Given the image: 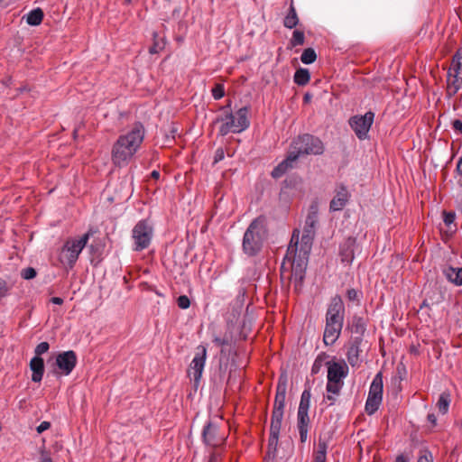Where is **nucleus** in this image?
<instances>
[{"label": "nucleus", "mask_w": 462, "mask_h": 462, "mask_svg": "<svg viewBox=\"0 0 462 462\" xmlns=\"http://www.w3.org/2000/svg\"><path fill=\"white\" fill-rule=\"evenodd\" d=\"M326 366L328 368L326 384L327 395L324 397V401L328 403V406H332L336 403L343 388V380L348 374V367L343 361H327Z\"/></svg>", "instance_id": "f03ea898"}, {"label": "nucleus", "mask_w": 462, "mask_h": 462, "mask_svg": "<svg viewBox=\"0 0 462 462\" xmlns=\"http://www.w3.org/2000/svg\"><path fill=\"white\" fill-rule=\"evenodd\" d=\"M456 218V214L454 212H444V223L447 226H450Z\"/></svg>", "instance_id": "de8ad7c7"}, {"label": "nucleus", "mask_w": 462, "mask_h": 462, "mask_svg": "<svg viewBox=\"0 0 462 462\" xmlns=\"http://www.w3.org/2000/svg\"><path fill=\"white\" fill-rule=\"evenodd\" d=\"M328 443L325 440L319 439L318 449L314 452L313 462H326L327 460Z\"/></svg>", "instance_id": "7c9ffc66"}, {"label": "nucleus", "mask_w": 462, "mask_h": 462, "mask_svg": "<svg viewBox=\"0 0 462 462\" xmlns=\"http://www.w3.org/2000/svg\"><path fill=\"white\" fill-rule=\"evenodd\" d=\"M286 391H287L286 378H280L278 384H277L276 395H275V399H274L273 412H278L281 414L284 413Z\"/></svg>", "instance_id": "f3484780"}, {"label": "nucleus", "mask_w": 462, "mask_h": 462, "mask_svg": "<svg viewBox=\"0 0 462 462\" xmlns=\"http://www.w3.org/2000/svg\"><path fill=\"white\" fill-rule=\"evenodd\" d=\"M310 404V393L308 390H304L300 396V401L297 413L309 414V409Z\"/></svg>", "instance_id": "2f4dec72"}, {"label": "nucleus", "mask_w": 462, "mask_h": 462, "mask_svg": "<svg viewBox=\"0 0 462 462\" xmlns=\"http://www.w3.org/2000/svg\"><path fill=\"white\" fill-rule=\"evenodd\" d=\"M202 438L205 444L212 447H217L224 441V438L222 436H218L217 426L211 421H208L204 426Z\"/></svg>", "instance_id": "4468645a"}, {"label": "nucleus", "mask_w": 462, "mask_h": 462, "mask_svg": "<svg viewBox=\"0 0 462 462\" xmlns=\"http://www.w3.org/2000/svg\"><path fill=\"white\" fill-rule=\"evenodd\" d=\"M41 462H52V459L51 458L50 456L42 454L41 457Z\"/></svg>", "instance_id": "13d9d810"}, {"label": "nucleus", "mask_w": 462, "mask_h": 462, "mask_svg": "<svg viewBox=\"0 0 462 462\" xmlns=\"http://www.w3.org/2000/svg\"><path fill=\"white\" fill-rule=\"evenodd\" d=\"M143 126L135 124L131 131L118 137L112 148L111 157L115 165L125 166L139 149L143 141Z\"/></svg>", "instance_id": "f257e3e1"}, {"label": "nucleus", "mask_w": 462, "mask_h": 462, "mask_svg": "<svg viewBox=\"0 0 462 462\" xmlns=\"http://www.w3.org/2000/svg\"><path fill=\"white\" fill-rule=\"evenodd\" d=\"M213 342L219 346H227L229 341L226 337H220L217 334H214L212 337Z\"/></svg>", "instance_id": "c03bdc74"}, {"label": "nucleus", "mask_w": 462, "mask_h": 462, "mask_svg": "<svg viewBox=\"0 0 462 462\" xmlns=\"http://www.w3.org/2000/svg\"><path fill=\"white\" fill-rule=\"evenodd\" d=\"M452 127L456 132L462 134V120L456 119L452 122Z\"/></svg>", "instance_id": "8fccbe9b"}, {"label": "nucleus", "mask_w": 462, "mask_h": 462, "mask_svg": "<svg viewBox=\"0 0 462 462\" xmlns=\"http://www.w3.org/2000/svg\"><path fill=\"white\" fill-rule=\"evenodd\" d=\"M353 327L356 333H363L365 329L364 319L362 318L355 319Z\"/></svg>", "instance_id": "ea45409f"}, {"label": "nucleus", "mask_w": 462, "mask_h": 462, "mask_svg": "<svg viewBox=\"0 0 462 462\" xmlns=\"http://www.w3.org/2000/svg\"><path fill=\"white\" fill-rule=\"evenodd\" d=\"M310 79V74L308 69L300 68L294 73L293 80L299 86L307 85Z\"/></svg>", "instance_id": "cd10ccee"}, {"label": "nucleus", "mask_w": 462, "mask_h": 462, "mask_svg": "<svg viewBox=\"0 0 462 462\" xmlns=\"http://www.w3.org/2000/svg\"><path fill=\"white\" fill-rule=\"evenodd\" d=\"M51 302L56 305H61L63 303V299L60 297H52L51 299Z\"/></svg>", "instance_id": "6e6d98bb"}, {"label": "nucleus", "mask_w": 462, "mask_h": 462, "mask_svg": "<svg viewBox=\"0 0 462 462\" xmlns=\"http://www.w3.org/2000/svg\"><path fill=\"white\" fill-rule=\"evenodd\" d=\"M56 365L61 371V374L69 375L77 365V356L72 350L60 353L56 356Z\"/></svg>", "instance_id": "ddd939ff"}, {"label": "nucleus", "mask_w": 462, "mask_h": 462, "mask_svg": "<svg viewBox=\"0 0 462 462\" xmlns=\"http://www.w3.org/2000/svg\"><path fill=\"white\" fill-rule=\"evenodd\" d=\"M282 420H283V414H281L278 412L272 413L269 447L273 448L274 449L276 448V447L278 445Z\"/></svg>", "instance_id": "dca6fc26"}, {"label": "nucleus", "mask_w": 462, "mask_h": 462, "mask_svg": "<svg viewBox=\"0 0 462 462\" xmlns=\"http://www.w3.org/2000/svg\"><path fill=\"white\" fill-rule=\"evenodd\" d=\"M451 394L448 391H443L436 402V408L438 409L439 413L441 415H445L448 412L449 406L451 403Z\"/></svg>", "instance_id": "b1692460"}, {"label": "nucleus", "mask_w": 462, "mask_h": 462, "mask_svg": "<svg viewBox=\"0 0 462 462\" xmlns=\"http://www.w3.org/2000/svg\"><path fill=\"white\" fill-rule=\"evenodd\" d=\"M125 4L129 5L131 4L132 0H125Z\"/></svg>", "instance_id": "0e129e2a"}, {"label": "nucleus", "mask_w": 462, "mask_h": 462, "mask_svg": "<svg viewBox=\"0 0 462 462\" xmlns=\"http://www.w3.org/2000/svg\"><path fill=\"white\" fill-rule=\"evenodd\" d=\"M457 171L458 174L462 175V156L458 159L457 162Z\"/></svg>", "instance_id": "4d7b16f0"}, {"label": "nucleus", "mask_w": 462, "mask_h": 462, "mask_svg": "<svg viewBox=\"0 0 462 462\" xmlns=\"http://www.w3.org/2000/svg\"><path fill=\"white\" fill-rule=\"evenodd\" d=\"M297 430L299 431L300 442L305 443L308 439L310 430L309 414L297 413Z\"/></svg>", "instance_id": "aec40b11"}, {"label": "nucleus", "mask_w": 462, "mask_h": 462, "mask_svg": "<svg viewBox=\"0 0 462 462\" xmlns=\"http://www.w3.org/2000/svg\"><path fill=\"white\" fill-rule=\"evenodd\" d=\"M159 176H160L159 171H153L152 172V178H154V179H158V178H159Z\"/></svg>", "instance_id": "680f3d73"}, {"label": "nucleus", "mask_w": 462, "mask_h": 462, "mask_svg": "<svg viewBox=\"0 0 462 462\" xmlns=\"http://www.w3.org/2000/svg\"><path fill=\"white\" fill-rule=\"evenodd\" d=\"M394 462H409V457L404 454H400L396 457Z\"/></svg>", "instance_id": "864d4df0"}, {"label": "nucleus", "mask_w": 462, "mask_h": 462, "mask_svg": "<svg viewBox=\"0 0 462 462\" xmlns=\"http://www.w3.org/2000/svg\"><path fill=\"white\" fill-rule=\"evenodd\" d=\"M361 293L355 290V289H349L346 291L347 299L351 301L359 300Z\"/></svg>", "instance_id": "a18cd8bd"}, {"label": "nucleus", "mask_w": 462, "mask_h": 462, "mask_svg": "<svg viewBox=\"0 0 462 462\" xmlns=\"http://www.w3.org/2000/svg\"><path fill=\"white\" fill-rule=\"evenodd\" d=\"M356 240L349 236L340 245V256L343 263H351L355 258Z\"/></svg>", "instance_id": "6ab92c4d"}, {"label": "nucleus", "mask_w": 462, "mask_h": 462, "mask_svg": "<svg viewBox=\"0 0 462 462\" xmlns=\"http://www.w3.org/2000/svg\"><path fill=\"white\" fill-rule=\"evenodd\" d=\"M156 52H157L156 45H153L152 47L150 48V53H156Z\"/></svg>", "instance_id": "e2e57ef3"}, {"label": "nucleus", "mask_w": 462, "mask_h": 462, "mask_svg": "<svg viewBox=\"0 0 462 462\" xmlns=\"http://www.w3.org/2000/svg\"><path fill=\"white\" fill-rule=\"evenodd\" d=\"M345 306L339 296L332 298L326 314V324L343 327Z\"/></svg>", "instance_id": "f8f14e48"}, {"label": "nucleus", "mask_w": 462, "mask_h": 462, "mask_svg": "<svg viewBox=\"0 0 462 462\" xmlns=\"http://www.w3.org/2000/svg\"><path fill=\"white\" fill-rule=\"evenodd\" d=\"M328 358V356L326 353H320L319 355H318V356L316 357V359L314 360V363L312 365L311 374H319V371L321 370L322 366L324 365H326V362H327Z\"/></svg>", "instance_id": "473e14b6"}, {"label": "nucleus", "mask_w": 462, "mask_h": 462, "mask_svg": "<svg viewBox=\"0 0 462 462\" xmlns=\"http://www.w3.org/2000/svg\"><path fill=\"white\" fill-rule=\"evenodd\" d=\"M51 427V423L49 421H42L41 424L37 427V432L42 433L43 431L47 430Z\"/></svg>", "instance_id": "3c124183"}, {"label": "nucleus", "mask_w": 462, "mask_h": 462, "mask_svg": "<svg viewBox=\"0 0 462 462\" xmlns=\"http://www.w3.org/2000/svg\"><path fill=\"white\" fill-rule=\"evenodd\" d=\"M305 42L304 32L299 30H295L292 33V37L290 41V45L291 48L296 46L303 45Z\"/></svg>", "instance_id": "e433bc0d"}, {"label": "nucleus", "mask_w": 462, "mask_h": 462, "mask_svg": "<svg viewBox=\"0 0 462 462\" xmlns=\"http://www.w3.org/2000/svg\"><path fill=\"white\" fill-rule=\"evenodd\" d=\"M37 273L34 268L27 267L22 270L21 276L24 280H31L36 276Z\"/></svg>", "instance_id": "a19ab883"}, {"label": "nucleus", "mask_w": 462, "mask_h": 462, "mask_svg": "<svg viewBox=\"0 0 462 462\" xmlns=\"http://www.w3.org/2000/svg\"><path fill=\"white\" fill-rule=\"evenodd\" d=\"M382 401L367 396L365 410L368 415H373L379 409Z\"/></svg>", "instance_id": "72a5a7b5"}, {"label": "nucleus", "mask_w": 462, "mask_h": 462, "mask_svg": "<svg viewBox=\"0 0 462 462\" xmlns=\"http://www.w3.org/2000/svg\"><path fill=\"white\" fill-rule=\"evenodd\" d=\"M462 88V79H458L457 74L454 75V79L451 82H448L447 92L448 96H454Z\"/></svg>", "instance_id": "f704fd0d"}, {"label": "nucleus", "mask_w": 462, "mask_h": 462, "mask_svg": "<svg viewBox=\"0 0 462 462\" xmlns=\"http://www.w3.org/2000/svg\"><path fill=\"white\" fill-rule=\"evenodd\" d=\"M50 348V345L48 342H42L38 344L34 349L35 356H40L41 355L46 353Z\"/></svg>", "instance_id": "79ce46f5"}, {"label": "nucleus", "mask_w": 462, "mask_h": 462, "mask_svg": "<svg viewBox=\"0 0 462 462\" xmlns=\"http://www.w3.org/2000/svg\"><path fill=\"white\" fill-rule=\"evenodd\" d=\"M5 294V282L0 281V295L3 296Z\"/></svg>", "instance_id": "bf43d9fd"}, {"label": "nucleus", "mask_w": 462, "mask_h": 462, "mask_svg": "<svg viewBox=\"0 0 462 462\" xmlns=\"http://www.w3.org/2000/svg\"><path fill=\"white\" fill-rule=\"evenodd\" d=\"M309 256L298 254L297 253L291 254V258L284 256L282 268H284L286 263L291 264V281L294 282L296 290L300 289L302 282L305 277Z\"/></svg>", "instance_id": "0eeeda50"}, {"label": "nucleus", "mask_w": 462, "mask_h": 462, "mask_svg": "<svg viewBox=\"0 0 462 462\" xmlns=\"http://www.w3.org/2000/svg\"><path fill=\"white\" fill-rule=\"evenodd\" d=\"M446 276L448 280L455 285H462V267H449L446 271Z\"/></svg>", "instance_id": "bb28decb"}, {"label": "nucleus", "mask_w": 462, "mask_h": 462, "mask_svg": "<svg viewBox=\"0 0 462 462\" xmlns=\"http://www.w3.org/2000/svg\"><path fill=\"white\" fill-rule=\"evenodd\" d=\"M208 462H221L220 456L217 453L211 454Z\"/></svg>", "instance_id": "5fc2aeb1"}, {"label": "nucleus", "mask_w": 462, "mask_h": 462, "mask_svg": "<svg viewBox=\"0 0 462 462\" xmlns=\"http://www.w3.org/2000/svg\"><path fill=\"white\" fill-rule=\"evenodd\" d=\"M300 230L295 229L292 233L291 243L286 252V257L291 258V254H298L301 255H310L312 242L315 235L302 231L301 236Z\"/></svg>", "instance_id": "6e6552de"}, {"label": "nucleus", "mask_w": 462, "mask_h": 462, "mask_svg": "<svg viewBox=\"0 0 462 462\" xmlns=\"http://www.w3.org/2000/svg\"><path fill=\"white\" fill-rule=\"evenodd\" d=\"M343 327L326 324L323 341L326 346H332L337 340L340 336Z\"/></svg>", "instance_id": "4be33fe9"}, {"label": "nucleus", "mask_w": 462, "mask_h": 462, "mask_svg": "<svg viewBox=\"0 0 462 462\" xmlns=\"http://www.w3.org/2000/svg\"><path fill=\"white\" fill-rule=\"evenodd\" d=\"M153 228L148 220H140L134 226L132 237L134 239V250L143 251L146 249L152 241Z\"/></svg>", "instance_id": "1a4fd4ad"}, {"label": "nucleus", "mask_w": 462, "mask_h": 462, "mask_svg": "<svg viewBox=\"0 0 462 462\" xmlns=\"http://www.w3.org/2000/svg\"><path fill=\"white\" fill-rule=\"evenodd\" d=\"M30 368L32 371V381L39 383L42 381L44 374V362L40 356H34L30 361Z\"/></svg>", "instance_id": "412c9836"}, {"label": "nucleus", "mask_w": 462, "mask_h": 462, "mask_svg": "<svg viewBox=\"0 0 462 462\" xmlns=\"http://www.w3.org/2000/svg\"><path fill=\"white\" fill-rule=\"evenodd\" d=\"M318 223V213L316 210H311L306 217L303 231L315 235V226Z\"/></svg>", "instance_id": "c85d7f7f"}, {"label": "nucleus", "mask_w": 462, "mask_h": 462, "mask_svg": "<svg viewBox=\"0 0 462 462\" xmlns=\"http://www.w3.org/2000/svg\"><path fill=\"white\" fill-rule=\"evenodd\" d=\"M417 462H433V456L431 452L427 449L420 451Z\"/></svg>", "instance_id": "37998d69"}, {"label": "nucleus", "mask_w": 462, "mask_h": 462, "mask_svg": "<svg viewBox=\"0 0 462 462\" xmlns=\"http://www.w3.org/2000/svg\"><path fill=\"white\" fill-rule=\"evenodd\" d=\"M207 359V347L199 345L196 348L195 356L188 369V376L194 381L197 387L201 379Z\"/></svg>", "instance_id": "9d476101"}, {"label": "nucleus", "mask_w": 462, "mask_h": 462, "mask_svg": "<svg viewBox=\"0 0 462 462\" xmlns=\"http://www.w3.org/2000/svg\"><path fill=\"white\" fill-rule=\"evenodd\" d=\"M317 59V54L312 48H307L303 51L300 60L304 64H312Z\"/></svg>", "instance_id": "c9c22d12"}, {"label": "nucleus", "mask_w": 462, "mask_h": 462, "mask_svg": "<svg viewBox=\"0 0 462 462\" xmlns=\"http://www.w3.org/2000/svg\"><path fill=\"white\" fill-rule=\"evenodd\" d=\"M25 21L29 25L37 26L41 24L43 19V12L41 8L37 7L30 11L25 16Z\"/></svg>", "instance_id": "393cba45"}, {"label": "nucleus", "mask_w": 462, "mask_h": 462, "mask_svg": "<svg viewBox=\"0 0 462 462\" xmlns=\"http://www.w3.org/2000/svg\"><path fill=\"white\" fill-rule=\"evenodd\" d=\"M225 158V152L223 148L217 149L214 156V163H217Z\"/></svg>", "instance_id": "09e8293b"}, {"label": "nucleus", "mask_w": 462, "mask_h": 462, "mask_svg": "<svg viewBox=\"0 0 462 462\" xmlns=\"http://www.w3.org/2000/svg\"><path fill=\"white\" fill-rule=\"evenodd\" d=\"M299 23V18L296 13V9L291 3L288 11V14L284 17L283 25L288 29H292Z\"/></svg>", "instance_id": "a878e982"}, {"label": "nucleus", "mask_w": 462, "mask_h": 462, "mask_svg": "<svg viewBox=\"0 0 462 462\" xmlns=\"http://www.w3.org/2000/svg\"><path fill=\"white\" fill-rule=\"evenodd\" d=\"M266 233V218L263 216L254 218L244 234L243 252L248 256L256 255L262 249Z\"/></svg>", "instance_id": "20e7f679"}, {"label": "nucleus", "mask_w": 462, "mask_h": 462, "mask_svg": "<svg viewBox=\"0 0 462 462\" xmlns=\"http://www.w3.org/2000/svg\"><path fill=\"white\" fill-rule=\"evenodd\" d=\"M374 113L366 112L364 116H354L349 119V125L360 140L368 136V132L374 123Z\"/></svg>", "instance_id": "9b49d317"}, {"label": "nucleus", "mask_w": 462, "mask_h": 462, "mask_svg": "<svg viewBox=\"0 0 462 462\" xmlns=\"http://www.w3.org/2000/svg\"><path fill=\"white\" fill-rule=\"evenodd\" d=\"M290 152L299 159L307 154H321L324 152L322 142L311 134H305L295 138L290 147Z\"/></svg>", "instance_id": "423d86ee"}, {"label": "nucleus", "mask_w": 462, "mask_h": 462, "mask_svg": "<svg viewBox=\"0 0 462 462\" xmlns=\"http://www.w3.org/2000/svg\"><path fill=\"white\" fill-rule=\"evenodd\" d=\"M383 376L381 373H378L375 374L370 384L368 396L383 401Z\"/></svg>", "instance_id": "5701e85b"}, {"label": "nucleus", "mask_w": 462, "mask_h": 462, "mask_svg": "<svg viewBox=\"0 0 462 462\" xmlns=\"http://www.w3.org/2000/svg\"><path fill=\"white\" fill-rule=\"evenodd\" d=\"M297 160V155H294V153L292 154L289 151L287 157L272 171V177L274 179L281 178L289 170L294 167Z\"/></svg>", "instance_id": "a211bd4d"}, {"label": "nucleus", "mask_w": 462, "mask_h": 462, "mask_svg": "<svg viewBox=\"0 0 462 462\" xmlns=\"http://www.w3.org/2000/svg\"><path fill=\"white\" fill-rule=\"evenodd\" d=\"M224 96H225V88H224V86H223L222 84H217V85L212 88V97H214V99H216V100H219V99H221Z\"/></svg>", "instance_id": "4c0bfd02"}, {"label": "nucleus", "mask_w": 462, "mask_h": 462, "mask_svg": "<svg viewBox=\"0 0 462 462\" xmlns=\"http://www.w3.org/2000/svg\"><path fill=\"white\" fill-rule=\"evenodd\" d=\"M452 65H453V68H454V70L457 74H458L459 72V69L461 68V57L459 54H456L454 57H453V61H452Z\"/></svg>", "instance_id": "49530a36"}, {"label": "nucleus", "mask_w": 462, "mask_h": 462, "mask_svg": "<svg viewBox=\"0 0 462 462\" xmlns=\"http://www.w3.org/2000/svg\"><path fill=\"white\" fill-rule=\"evenodd\" d=\"M90 236V232H87L79 237L66 240L59 254V261L64 267L69 269L74 267Z\"/></svg>", "instance_id": "39448f33"}, {"label": "nucleus", "mask_w": 462, "mask_h": 462, "mask_svg": "<svg viewBox=\"0 0 462 462\" xmlns=\"http://www.w3.org/2000/svg\"><path fill=\"white\" fill-rule=\"evenodd\" d=\"M229 106H223L221 110L225 112L224 115L217 116L215 123H220L218 134L225 136L229 133L240 134L246 130L250 125L248 118L249 108L243 106L239 108L235 114L228 111Z\"/></svg>", "instance_id": "7ed1b4c3"}, {"label": "nucleus", "mask_w": 462, "mask_h": 462, "mask_svg": "<svg viewBox=\"0 0 462 462\" xmlns=\"http://www.w3.org/2000/svg\"><path fill=\"white\" fill-rule=\"evenodd\" d=\"M427 420L433 427L437 425V417L434 413H429Z\"/></svg>", "instance_id": "603ef678"}, {"label": "nucleus", "mask_w": 462, "mask_h": 462, "mask_svg": "<svg viewBox=\"0 0 462 462\" xmlns=\"http://www.w3.org/2000/svg\"><path fill=\"white\" fill-rule=\"evenodd\" d=\"M350 199V193L345 185H339L336 189V194L329 204L330 211H340L347 204Z\"/></svg>", "instance_id": "2eb2a0df"}, {"label": "nucleus", "mask_w": 462, "mask_h": 462, "mask_svg": "<svg viewBox=\"0 0 462 462\" xmlns=\"http://www.w3.org/2000/svg\"><path fill=\"white\" fill-rule=\"evenodd\" d=\"M312 98V96L310 93H306L303 97V101L305 103H309Z\"/></svg>", "instance_id": "052dcab7"}, {"label": "nucleus", "mask_w": 462, "mask_h": 462, "mask_svg": "<svg viewBox=\"0 0 462 462\" xmlns=\"http://www.w3.org/2000/svg\"><path fill=\"white\" fill-rule=\"evenodd\" d=\"M178 307L181 310H187L190 306V300L188 296L180 295L177 299Z\"/></svg>", "instance_id": "58836bf2"}, {"label": "nucleus", "mask_w": 462, "mask_h": 462, "mask_svg": "<svg viewBox=\"0 0 462 462\" xmlns=\"http://www.w3.org/2000/svg\"><path fill=\"white\" fill-rule=\"evenodd\" d=\"M360 343L356 339L347 350V360L351 365H355L358 362L360 353Z\"/></svg>", "instance_id": "c756f323"}]
</instances>
